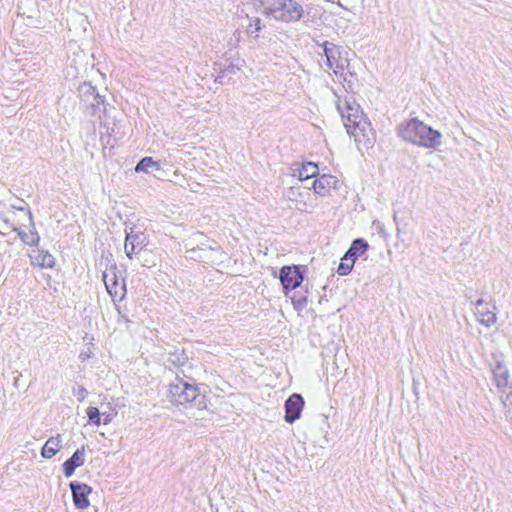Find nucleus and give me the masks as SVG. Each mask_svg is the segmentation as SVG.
I'll return each instance as SVG.
<instances>
[{
    "label": "nucleus",
    "instance_id": "obj_1",
    "mask_svg": "<svg viewBox=\"0 0 512 512\" xmlns=\"http://www.w3.org/2000/svg\"><path fill=\"white\" fill-rule=\"evenodd\" d=\"M347 133L355 142L365 148H370L375 142V133L370 122L363 116L359 105L352 99H345L337 103Z\"/></svg>",
    "mask_w": 512,
    "mask_h": 512
},
{
    "label": "nucleus",
    "instance_id": "obj_2",
    "mask_svg": "<svg viewBox=\"0 0 512 512\" xmlns=\"http://www.w3.org/2000/svg\"><path fill=\"white\" fill-rule=\"evenodd\" d=\"M398 135L406 142L427 149H437L442 144L440 131L420 121L411 118L398 126Z\"/></svg>",
    "mask_w": 512,
    "mask_h": 512
},
{
    "label": "nucleus",
    "instance_id": "obj_3",
    "mask_svg": "<svg viewBox=\"0 0 512 512\" xmlns=\"http://www.w3.org/2000/svg\"><path fill=\"white\" fill-rule=\"evenodd\" d=\"M263 14L285 23L299 21L303 15L302 6L294 0H261Z\"/></svg>",
    "mask_w": 512,
    "mask_h": 512
},
{
    "label": "nucleus",
    "instance_id": "obj_4",
    "mask_svg": "<svg viewBox=\"0 0 512 512\" xmlns=\"http://www.w3.org/2000/svg\"><path fill=\"white\" fill-rule=\"evenodd\" d=\"M324 54L327 65L333 70L336 76L346 80L347 75H353L350 70V62L347 50L330 42L324 43Z\"/></svg>",
    "mask_w": 512,
    "mask_h": 512
},
{
    "label": "nucleus",
    "instance_id": "obj_5",
    "mask_svg": "<svg viewBox=\"0 0 512 512\" xmlns=\"http://www.w3.org/2000/svg\"><path fill=\"white\" fill-rule=\"evenodd\" d=\"M288 201L300 212L312 213L318 207V198L311 192V187L294 185L286 193Z\"/></svg>",
    "mask_w": 512,
    "mask_h": 512
},
{
    "label": "nucleus",
    "instance_id": "obj_6",
    "mask_svg": "<svg viewBox=\"0 0 512 512\" xmlns=\"http://www.w3.org/2000/svg\"><path fill=\"white\" fill-rule=\"evenodd\" d=\"M198 396V388L179 377H175L168 385V398L174 405H186Z\"/></svg>",
    "mask_w": 512,
    "mask_h": 512
},
{
    "label": "nucleus",
    "instance_id": "obj_7",
    "mask_svg": "<svg viewBox=\"0 0 512 512\" xmlns=\"http://www.w3.org/2000/svg\"><path fill=\"white\" fill-rule=\"evenodd\" d=\"M186 258L219 265L224 262L225 253L217 245L212 246L202 243L201 246L188 249Z\"/></svg>",
    "mask_w": 512,
    "mask_h": 512
},
{
    "label": "nucleus",
    "instance_id": "obj_8",
    "mask_svg": "<svg viewBox=\"0 0 512 512\" xmlns=\"http://www.w3.org/2000/svg\"><path fill=\"white\" fill-rule=\"evenodd\" d=\"M81 101L90 109L89 113L95 115L104 101L91 83L84 82L78 88Z\"/></svg>",
    "mask_w": 512,
    "mask_h": 512
},
{
    "label": "nucleus",
    "instance_id": "obj_9",
    "mask_svg": "<svg viewBox=\"0 0 512 512\" xmlns=\"http://www.w3.org/2000/svg\"><path fill=\"white\" fill-rule=\"evenodd\" d=\"M474 314L477 320L486 327H491L497 322L495 305L482 298L476 301Z\"/></svg>",
    "mask_w": 512,
    "mask_h": 512
},
{
    "label": "nucleus",
    "instance_id": "obj_10",
    "mask_svg": "<svg viewBox=\"0 0 512 512\" xmlns=\"http://www.w3.org/2000/svg\"><path fill=\"white\" fill-rule=\"evenodd\" d=\"M285 295L288 291L294 290L303 282V275L299 266H283L279 275Z\"/></svg>",
    "mask_w": 512,
    "mask_h": 512
},
{
    "label": "nucleus",
    "instance_id": "obj_11",
    "mask_svg": "<svg viewBox=\"0 0 512 512\" xmlns=\"http://www.w3.org/2000/svg\"><path fill=\"white\" fill-rule=\"evenodd\" d=\"M116 268L113 267L109 271L103 273V281L107 292L112 298L122 299L125 294V282L119 278L115 272Z\"/></svg>",
    "mask_w": 512,
    "mask_h": 512
},
{
    "label": "nucleus",
    "instance_id": "obj_12",
    "mask_svg": "<svg viewBox=\"0 0 512 512\" xmlns=\"http://www.w3.org/2000/svg\"><path fill=\"white\" fill-rule=\"evenodd\" d=\"M285 416L287 423H294L301 416L304 408V399L300 394L294 393L285 401Z\"/></svg>",
    "mask_w": 512,
    "mask_h": 512
},
{
    "label": "nucleus",
    "instance_id": "obj_13",
    "mask_svg": "<svg viewBox=\"0 0 512 512\" xmlns=\"http://www.w3.org/2000/svg\"><path fill=\"white\" fill-rule=\"evenodd\" d=\"M70 489L72 492L73 503L77 509L84 510L90 506L88 496L92 492V488L85 483L71 482Z\"/></svg>",
    "mask_w": 512,
    "mask_h": 512
},
{
    "label": "nucleus",
    "instance_id": "obj_14",
    "mask_svg": "<svg viewBox=\"0 0 512 512\" xmlns=\"http://www.w3.org/2000/svg\"><path fill=\"white\" fill-rule=\"evenodd\" d=\"M0 221H3L7 227H11L14 231H16L18 236L25 244L30 246L38 244L40 237L34 229H30L28 232H25L21 226L15 223L14 219L11 220L8 218H2L0 216Z\"/></svg>",
    "mask_w": 512,
    "mask_h": 512
},
{
    "label": "nucleus",
    "instance_id": "obj_15",
    "mask_svg": "<svg viewBox=\"0 0 512 512\" xmlns=\"http://www.w3.org/2000/svg\"><path fill=\"white\" fill-rule=\"evenodd\" d=\"M292 176L297 178L300 182H307L318 174V166L313 162L296 164L292 167Z\"/></svg>",
    "mask_w": 512,
    "mask_h": 512
},
{
    "label": "nucleus",
    "instance_id": "obj_16",
    "mask_svg": "<svg viewBox=\"0 0 512 512\" xmlns=\"http://www.w3.org/2000/svg\"><path fill=\"white\" fill-rule=\"evenodd\" d=\"M85 462V448L77 449L73 455L67 459L62 467L65 477L69 478L74 474L76 468L82 466Z\"/></svg>",
    "mask_w": 512,
    "mask_h": 512
},
{
    "label": "nucleus",
    "instance_id": "obj_17",
    "mask_svg": "<svg viewBox=\"0 0 512 512\" xmlns=\"http://www.w3.org/2000/svg\"><path fill=\"white\" fill-rule=\"evenodd\" d=\"M336 182L335 177L327 174H323L321 177L314 179L312 181L313 195L325 196L329 193L331 188L335 187Z\"/></svg>",
    "mask_w": 512,
    "mask_h": 512
},
{
    "label": "nucleus",
    "instance_id": "obj_18",
    "mask_svg": "<svg viewBox=\"0 0 512 512\" xmlns=\"http://www.w3.org/2000/svg\"><path fill=\"white\" fill-rule=\"evenodd\" d=\"M31 264L40 268H52L55 264V258L48 251L35 249L29 255Z\"/></svg>",
    "mask_w": 512,
    "mask_h": 512
},
{
    "label": "nucleus",
    "instance_id": "obj_19",
    "mask_svg": "<svg viewBox=\"0 0 512 512\" xmlns=\"http://www.w3.org/2000/svg\"><path fill=\"white\" fill-rule=\"evenodd\" d=\"M62 448V437L60 434L50 437L44 444L41 450L43 458L51 459L54 457Z\"/></svg>",
    "mask_w": 512,
    "mask_h": 512
},
{
    "label": "nucleus",
    "instance_id": "obj_20",
    "mask_svg": "<svg viewBox=\"0 0 512 512\" xmlns=\"http://www.w3.org/2000/svg\"><path fill=\"white\" fill-rule=\"evenodd\" d=\"M140 236L134 233L131 228L130 231H126V238L124 244V251L128 258L132 259V256L136 254V249L138 247Z\"/></svg>",
    "mask_w": 512,
    "mask_h": 512
},
{
    "label": "nucleus",
    "instance_id": "obj_21",
    "mask_svg": "<svg viewBox=\"0 0 512 512\" xmlns=\"http://www.w3.org/2000/svg\"><path fill=\"white\" fill-rule=\"evenodd\" d=\"M495 383L498 388H504L508 385L509 373L504 364L498 362L492 369Z\"/></svg>",
    "mask_w": 512,
    "mask_h": 512
},
{
    "label": "nucleus",
    "instance_id": "obj_22",
    "mask_svg": "<svg viewBox=\"0 0 512 512\" xmlns=\"http://www.w3.org/2000/svg\"><path fill=\"white\" fill-rule=\"evenodd\" d=\"M161 170L159 162L154 161L152 157L142 158L135 167V172L152 173Z\"/></svg>",
    "mask_w": 512,
    "mask_h": 512
},
{
    "label": "nucleus",
    "instance_id": "obj_23",
    "mask_svg": "<svg viewBox=\"0 0 512 512\" xmlns=\"http://www.w3.org/2000/svg\"><path fill=\"white\" fill-rule=\"evenodd\" d=\"M368 243L363 239H355L345 255L353 258L354 261L368 250Z\"/></svg>",
    "mask_w": 512,
    "mask_h": 512
},
{
    "label": "nucleus",
    "instance_id": "obj_24",
    "mask_svg": "<svg viewBox=\"0 0 512 512\" xmlns=\"http://www.w3.org/2000/svg\"><path fill=\"white\" fill-rule=\"evenodd\" d=\"M249 23L246 26V33L258 37V32L262 30V21L259 17H248Z\"/></svg>",
    "mask_w": 512,
    "mask_h": 512
},
{
    "label": "nucleus",
    "instance_id": "obj_25",
    "mask_svg": "<svg viewBox=\"0 0 512 512\" xmlns=\"http://www.w3.org/2000/svg\"><path fill=\"white\" fill-rule=\"evenodd\" d=\"M354 263H355V261L353 260V258H350L347 255H344L341 258V262L337 269L338 274L341 276L348 275L351 272V270L354 266Z\"/></svg>",
    "mask_w": 512,
    "mask_h": 512
},
{
    "label": "nucleus",
    "instance_id": "obj_26",
    "mask_svg": "<svg viewBox=\"0 0 512 512\" xmlns=\"http://www.w3.org/2000/svg\"><path fill=\"white\" fill-rule=\"evenodd\" d=\"M14 214V217H18L19 220H22L24 222H27L29 224V226H31L33 228L34 224H33V217H32V214L29 210H26L24 208H20L18 210V213H13Z\"/></svg>",
    "mask_w": 512,
    "mask_h": 512
},
{
    "label": "nucleus",
    "instance_id": "obj_27",
    "mask_svg": "<svg viewBox=\"0 0 512 512\" xmlns=\"http://www.w3.org/2000/svg\"><path fill=\"white\" fill-rule=\"evenodd\" d=\"M86 413H87V416H88V419H89L90 423H93L95 425H99L100 424L101 418H100V412H99L98 408H96V407H88L87 410H86Z\"/></svg>",
    "mask_w": 512,
    "mask_h": 512
},
{
    "label": "nucleus",
    "instance_id": "obj_28",
    "mask_svg": "<svg viewBox=\"0 0 512 512\" xmlns=\"http://www.w3.org/2000/svg\"><path fill=\"white\" fill-rule=\"evenodd\" d=\"M291 300L294 309L299 313L302 312L307 306V298L305 296H293Z\"/></svg>",
    "mask_w": 512,
    "mask_h": 512
},
{
    "label": "nucleus",
    "instance_id": "obj_29",
    "mask_svg": "<svg viewBox=\"0 0 512 512\" xmlns=\"http://www.w3.org/2000/svg\"><path fill=\"white\" fill-rule=\"evenodd\" d=\"M73 394L77 398L78 401L82 402L88 396V391L85 387L78 386L76 388H73Z\"/></svg>",
    "mask_w": 512,
    "mask_h": 512
},
{
    "label": "nucleus",
    "instance_id": "obj_30",
    "mask_svg": "<svg viewBox=\"0 0 512 512\" xmlns=\"http://www.w3.org/2000/svg\"><path fill=\"white\" fill-rule=\"evenodd\" d=\"M110 421H111L110 416H106V417L104 418V421H103V422H104V424H105V425H107V424H109V423H110Z\"/></svg>",
    "mask_w": 512,
    "mask_h": 512
},
{
    "label": "nucleus",
    "instance_id": "obj_31",
    "mask_svg": "<svg viewBox=\"0 0 512 512\" xmlns=\"http://www.w3.org/2000/svg\"><path fill=\"white\" fill-rule=\"evenodd\" d=\"M67 75L68 76H72V77H76V73H72L69 70L67 71Z\"/></svg>",
    "mask_w": 512,
    "mask_h": 512
},
{
    "label": "nucleus",
    "instance_id": "obj_32",
    "mask_svg": "<svg viewBox=\"0 0 512 512\" xmlns=\"http://www.w3.org/2000/svg\"><path fill=\"white\" fill-rule=\"evenodd\" d=\"M305 186H308V187H311V188H312V182H311V183H309V181H307Z\"/></svg>",
    "mask_w": 512,
    "mask_h": 512
},
{
    "label": "nucleus",
    "instance_id": "obj_33",
    "mask_svg": "<svg viewBox=\"0 0 512 512\" xmlns=\"http://www.w3.org/2000/svg\"><path fill=\"white\" fill-rule=\"evenodd\" d=\"M507 400L511 399V402H512V394L511 395H507Z\"/></svg>",
    "mask_w": 512,
    "mask_h": 512
}]
</instances>
